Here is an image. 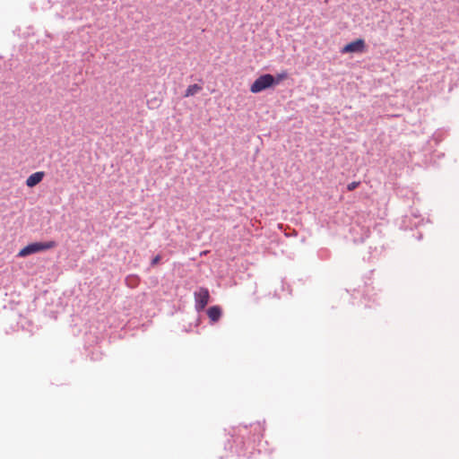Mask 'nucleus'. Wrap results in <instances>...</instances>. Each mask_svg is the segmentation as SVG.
<instances>
[{"label":"nucleus","instance_id":"nucleus-6","mask_svg":"<svg viewBox=\"0 0 459 459\" xmlns=\"http://www.w3.org/2000/svg\"><path fill=\"white\" fill-rule=\"evenodd\" d=\"M45 172L44 171H37L28 177L26 179V186L28 187H34L39 183L42 181L44 178Z\"/></svg>","mask_w":459,"mask_h":459},{"label":"nucleus","instance_id":"nucleus-9","mask_svg":"<svg viewBox=\"0 0 459 459\" xmlns=\"http://www.w3.org/2000/svg\"><path fill=\"white\" fill-rule=\"evenodd\" d=\"M287 76H288V74L286 72H281V73L277 74L276 75H273L274 86L278 85L281 81L286 79Z\"/></svg>","mask_w":459,"mask_h":459},{"label":"nucleus","instance_id":"nucleus-8","mask_svg":"<svg viewBox=\"0 0 459 459\" xmlns=\"http://www.w3.org/2000/svg\"><path fill=\"white\" fill-rule=\"evenodd\" d=\"M202 90V87L196 83L191 84L187 87L185 91L184 97H191L198 93Z\"/></svg>","mask_w":459,"mask_h":459},{"label":"nucleus","instance_id":"nucleus-7","mask_svg":"<svg viewBox=\"0 0 459 459\" xmlns=\"http://www.w3.org/2000/svg\"><path fill=\"white\" fill-rule=\"evenodd\" d=\"M222 311L220 306L210 307L207 310V315L210 320L213 323L217 322L221 316Z\"/></svg>","mask_w":459,"mask_h":459},{"label":"nucleus","instance_id":"nucleus-2","mask_svg":"<svg viewBox=\"0 0 459 459\" xmlns=\"http://www.w3.org/2000/svg\"><path fill=\"white\" fill-rule=\"evenodd\" d=\"M273 80V75L271 74H264L260 75L258 78L255 80V82L250 86V91L252 93H259L263 91H265L270 88L275 87Z\"/></svg>","mask_w":459,"mask_h":459},{"label":"nucleus","instance_id":"nucleus-5","mask_svg":"<svg viewBox=\"0 0 459 459\" xmlns=\"http://www.w3.org/2000/svg\"><path fill=\"white\" fill-rule=\"evenodd\" d=\"M365 41L362 39H358L346 44L341 50L342 54L346 53H361L365 49Z\"/></svg>","mask_w":459,"mask_h":459},{"label":"nucleus","instance_id":"nucleus-11","mask_svg":"<svg viewBox=\"0 0 459 459\" xmlns=\"http://www.w3.org/2000/svg\"><path fill=\"white\" fill-rule=\"evenodd\" d=\"M161 260V255H155L152 261H151V266L153 267L155 266L156 264H158L160 263V261Z\"/></svg>","mask_w":459,"mask_h":459},{"label":"nucleus","instance_id":"nucleus-10","mask_svg":"<svg viewBox=\"0 0 459 459\" xmlns=\"http://www.w3.org/2000/svg\"><path fill=\"white\" fill-rule=\"evenodd\" d=\"M359 181H352L347 185V190L353 191L359 186Z\"/></svg>","mask_w":459,"mask_h":459},{"label":"nucleus","instance_id":"nucleus-4","mask_svg":"<svg viewBox=\"0 0 459 459\" xmlns=\"http://www.w3.org/2000/svg\"><path fill=\"white\" fill-rule=\"evenodd\" d=\"M234 442L236 444V453L238 456L247 458L251 457L253 455L254 446L249 442L246 444V442L243 440V437H238Z\"/></svg>","mask_w":459,"mask_h":459},{"label":"nucleus","instance_id":"nucleus-1","mask_svg":"<svg viewBox=\"0 0 459 459\" xmlns=\"http://www.w3.org/2000/svg\"><path fill=\"white\" fill-rule=\"evenodd\" d=\"M55 247H56V242L54 240L30 243L19 251L18 256L25 257L32 254L54 248Z\"/></svg>","mask_w":459,"mask_h":459},{"label":"nucleus","instance_id":"nucleus-3","mask_svg":"<svg viewBox=\"0 0 459 459\" xmlns=\"http://www.w3.org/2000/svg\"><path fill=\"white\" fill-rule=\"evenodd\" d=\"M195 298V308L197 312H200L205 308L210 300L209 290L205 287H199L194 292Z\"/></svg>","mask_w":459,"mask_h":459}]
</instances>
